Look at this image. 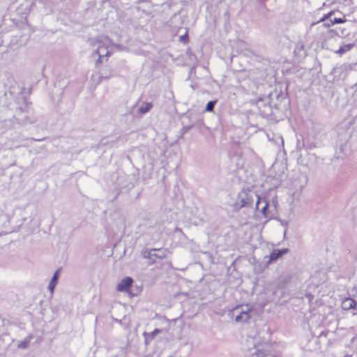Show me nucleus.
Segmentation results:
<instances>
[{"label":"nucleus","mask_w":357,"mask_h":357,"mask_svg":"<svg viewBox=\"0 0 357 357\" xmlns=\"http://www.w3.org/2000/svg\"><path fill=\"white\" fill-rule=\"evenodd\" d=\"M132 278L130 277H126L117 284L116 290L120 292H128L130 287L132 286Z\"/></svg>","instance_id":"1"},{"label":"nucleus","mask_w":357,"mask_h":357,"mask_svg":"<svg viewBox=\"0 0 357 357\" xmlns=\"http://www.w3.org/2000/svg\"><path fill=\"white\" fill-rule=\"evenodd\" d=\"M96 52L99 55V58L97 61L98 63H102V59L104 56L108 57L111 54L109 47L104 43H100L96 50Z\"/></svg>","instance_id":"2"},{"label":"nucleus","mask_w":357,"mask_h":357,"mask_svg":"<svg viewBox=\"0 0 357 357\" xmlns=\"http://www.w3.org/2000/svg\"><path fill=\"white\" fill-rule=\"evenodd\" d=\"M288 252V249H282V250H273L270 256L269 259L267 261L268 264H271V262L276 261L278 258H280L282 255Z\"/></svg>","instance_id":"3"},{"label":"nucleus","mask_w":357,"mask_h":357,"mask_svg":"<svg viewBox=\"0 0 357 357\" xmlns=\"http://www.w3.org/2000/svg\"><path fill=\"white\" fill-rule=\"evenodd\" d=\"M356 306V302L351 298H346L342 302V307L344 310H349L355 309Z\"/></svg>","instance_id":"4"},{"label":"nucleus","mask_w":357,"mask_h":357,"mask_svg":"<svg viewBox=\"0 0 357 357\" xmlns=\"http://www.w3.org/2000/svg\"><path fill=\"white\" fill-rule=\"evenodd\" d=\"M157 250H160V249H151L149 250H144L142 253L144 258L148 259H153L154 257L156 258H162L165 256V253L163 254L162 256H158L154 252Z\"/></svg>","instance_id":"5"},{"label":"nucleus","mask_w":357,"mask_h":357,"mask_svg":"<svg viewBox=\"0 0 357 357\" xmlns=\"http://www.w3.org/2000/svg\"><path fill=\"white\" fill-rule=\"evenodd\" d=\"M250 315L248 311H243L236 316L235 321L236 322H244L250 319Z\"/></svg>","instance_id":"6"},{"label":"nucleus","mask_w":357,"mask_h":357,"mask_svg":"<svg viewBox=\"0 0 357 357\" xmlns=\"http://www.w3.org/2000/svg\"><path fill=\"white\" fill-rule=\"evenodd\" d=\"M347 22V19L344 17L342 18H334L333 20H331L330 22L329 23H324L323 24L324 26L325 27H330L331 26H333L335 24H343L344 22Z\"/></svg>","instance_id":"7"},{"label":"nucleus","mask_w":357,"mask_h":357,"mask_svg":"<svg viewBox=\"0 0 357 357\" xmlns=\"http://www.w3.org/2000/svg\"><path fill=\"white\" fill-rule=\"evenodd\" d=\"M263 202L264 203V206L261 208V213L263 214V215L264 217H267V213H266V210L268 208V203L265 200V199H262L260 197H258V199L257 201V203H256V207L258 208L259 207V204Z\"/></svg>","instance_id":"8"},{"label":"nucleus","mask_w":357,"mask_h":357,"mask_svg":"<svg viewBox=\"0 0 357 357\" xmlns=\"http://www.w3.org/2000/svg\"><path fill=\"white\" fill-rule=\"evenodd\" d=\"M59 271H56L55 273L54 274L50 284H49V289L50 290L51 293H53V291L54 289V287L57 283L58 276H59Z\"/></svg>","instance_id":"9"},{"label":"nucleus","mask_w":357,"mask_h":357,"mask_svg":"<svg viewBox=\"0 0 357 357\" xmlns=\"http://www.w3.org/2000/svg\"><path fill=\"white\" fill-rule=\"evenodd\" d=\"M153 107L151 102H144L139 108V113L145 114L148 112Z\"/></svg>","instance_id":"10"},{"label":"nucleus","mask_w":357,"mask_h":357,"mask_svg":"<svg viewBox=\"0 0 357 357\" xmlns=\"http://www.w3.org/2000/svg\"><path fill=\"white\" fill-rule=\"evenodd\" d=\"M353 47H354L353 44L344 45L340 47L338 50L335 51V53L338 54L340 55H342L345 52L351 50L353 48Z\"/></svg>","instance_id":"11"},{"label":"nucleus","mask_w":357,"mask_h":357,"mask_svg":"<svg viewBox=\"0 0 357 357\" xmlns=\"http://www.w3.org/2000/svg\"><path fill=\"white\" fill-rule=\"evenodd\" d=\"M334 10H331L330 12H328V13L324 15V16L317 22V23L319 22H325L326 20H328V18H330L333 14H334ZM317 24V22H313L311 26H314Z\"/></svg>","instance_id":"12"},{"label":"nucleus","mask_w":357,"mask_h":357,"mask_svg":"<svg viewBox=\"0 0 357 357\" xmlns=\"http://www.w3.org/2000/svg\"><path fill=\"white\" fill-rule=\"evenodd\" d=\"M215 103L216 101H209L206 105V111L212 112L213 110Z\"/></svg>","instance_id":"13"},{"label":"nucleus","mask_w":357,"mask_h":357,"mask_svg":"<svg viewBox=\"0 0 357 357\" xmlns=\"http://www.w3.org/2000/svg\"><path fill=\"white\" fill-rule=\"evenodd\" d=\"M179 39H180L181 42H182L183 43H188V41H189L188 36V32L186 31L184 35L181 36Z\"/></svg>","instance_id":"14"},{"label":"nucleus","mask_w":357,"mask_h":357,"mask_svg":"<svg viewBox=\"0 0 357 357\" xmlns=\"http://www.w3.org/2000/svg\"><path fill=\"white\" fill-rule=\"evenodd\" d=\"M160 332L161 331L160 329L156 328L149 334V336L151 339H153L155 335L159 334Z\"/></svg>","instance_id":"15"},{"label":"nucleus","mask_w":357,"mask_h":357,"mask_svg":"<svg viewBox=\"0 0 357 357\" xmlns=\"http://www.w3.org/2000/svg\"><path fill=\"white\" fill-rule=\"evenodd\" d=\"M257 355L259 356V357H264V355L261 354H257Z\"/></svg>","instance_id":"16"}]
</instances>
